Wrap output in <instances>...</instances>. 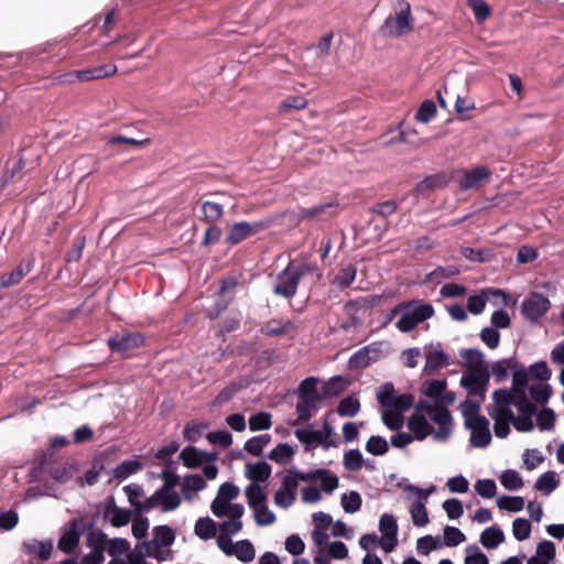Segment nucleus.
Wrapping results in <instances>:
<instances>
[{"instance_id":"12","label":"nucleus","mask_w":564,"mask_h":564,"mask_svg":"<svg viewBox=\"0 0 564 564\" xmlns=\"http://www.w3.org/2000/svg\"><path fill=\"white\" fill-rule=\"evenodd\" d=\"M400 314V318L397 322V327L405 333L413 329L419 323L430 318L434 310L429 304H408L404 306H401L398 310Z\"/></svg>"},{"instance_id":"27","label":"nucleus","mask_w":564,"mask_h":564,"mask_svg":"<svg viewBox=\"0 0 564 564\" xmlns=\"http://www.w3.org/2000/svg\"><path fill=\"white\" fill-rule=\"evenodd\" d=\"M490 297H502L505 300L506 295L500 290H484L481 293L468 297V311L475 315L482 313Z\"/></svg>"},{"instance_id":"49","label":"nucleus","mask_w":564,"mask_h":564,"mask_svg":"<svg viewBox=\"0 0 564 564\" xmlns=\"http://www.w3.org/2000/svg\"><path fill=\"white\" fill-rule=\"evenodd\" d=\"M78 541H79V534H78L77 530L75 529V527H73L69 530H67L66 532H64V534L59 539L58 547L63 552L68 553L74 550V547L77 545Z\"/></svg>"},{"instance_id":"16","label":"nucleus","mask_w":564,"mask_h":564,"mask_svg":"<svg viewBox=\"0 0 564 564\" xmlns=\"http://www.w3.org/2000/svg\"><path fill=\"white\" fill-rule=\"evenodd\" d=\"M379 531L381 533L380 547L386 553H391L398 544V524L392 514L384 513L381 516Z\"/></svg>"},{"instance_id":"33","label":"nucleus","mask_w":564,"mask_h":564,"mask_svg":"<svg viewBox=\"0 0 564 564\" xmlns=\"http://www.w3.org/2000/svg\"><path fill=\"white\" fill-rule=\"evenodd\" d=\"M464 365L467 372L489 371L488 366L482 359V354L476 349H466L462 352Z\"/></svg>"},{"instance_id":"8","label":"nucleus","mask_w":564,"mask_h":564,"mask_svg":"<svg viewBox=\"0 0 564 564\" xmlns=\"http://www.w3.org/2000/svg\"><path fill=\"white\" fill-rule=\"evenodd\" d=\"M240 489L231 482H224L218 488L215 499L212 501L210 509L217 518L242 517L245 507L232 501L238 498Z\"/></svg>"},{"instance_id":"14","label":"nucleus","mask_w":564,"mask_h":564,"mask_svg":"<svg viewBox=\"0 0 564 564\" xmlns=\"http://www.w3.org/2000/svg\"><path fill=\"white\" fill-rule=\"evenodd\" d=\"M180 505L181 497L176 491L170 490V488H161L138 508L142 511L160 508L163 512H169L177 509Z\"/></svg>"},{"instance_id":"54","label":"nucleus","mask_w":564,"mask_h":564,"mask_svg":"<svg viewBox=\"0 0 564 564\" xmlns=\"http://www.w3.org/2000/svg\"><path fill=\"white\" fill-rule=\"evenodd\" d=\"M443 510L451 520L460 518L464 513V507L460 500L456 498L446 499L443 505Z\"/></svg>"},{"instance_id":"60","label":"nucleus","mask_w":564,"mask_h":564,"mask_svg":"<svg viewBox=\"0 0 564 564\" xmlns=\"http://www.w3.org/2000/svg\"><path fill=\"white\" fill-rule=\"evenodd\" d=\"M317 480H321L322 490L328 494L337 489L339 485L338 477L325 469H319Z\"/></svg>"},{"instance_id":"35","label":"nucleus","mask_w":564,"mask_h":564,"mask_svg":"<svg viewBox=\"0 0 564 564\" xmlns=\"http://www.w3.org/2000/svg\"><path fill=\"white\" fill-rule=\"evenodd\" d=\"M505 541V534L501 529L490 527L485 529L480 534V543L486 549H495Z\"/></svg>"},{"instance_id":"64","label":"nucleus","mask_w":564,"mask_h":564,"mask_svg":"<svg viewBox=\"0 0 564 564\" xmlns=\"http://www.w3.org/2000/svg\"><path fill=\"white\" fill-rule=\"evenodd\" d=\"M464 564H489L488 557L476 545L466 547Z\"/></svg>"},{"instance_id":"17","label":"nucleus","mask_w":564,"mask_h":564,"mask_svg":"<svg viewBox=\"0 0 564 564\" xmlns=\"http://www.w3.org/2000/svg\"><path fill=\"white\" fill-rule=\"evenodd\" d=\"M489 382V371L480 372H466L460 378V384L475 398L476 401L481 403L485 392Z\"/></svg>"},{"instance_id":"45","label":"nucleus","mask_w":564,"mask_h":564,"mask_svg":"<svg viewBox=\"0 0 564 564\" xmlns=\"http://www.w3.org/2000/svg\"><path fill=\"white\" fill-rule=\"evenodd\" d=\"M207 424L203 422H191L186 424L183 436L191 443L198 442L207 430Z\"/></svg>"},{"instance_id":"38","label":"nucleus","mask_w":564,"mask_h":564,"mask_svg":"<svg viewBox=\"0 0 564 564\" xmlns=\"http://www.w3.org/2000/svg\"><path fill=\"white\" fill-rule=\"evenodd\" d=\"M245 496L247 503L251 509L267 502V496L264 494L263 487L257 482L249 484L246 487Z\"/></svg>"},{"instance_id":"18","label":"nucleus","mask_w":564,"mask_h":564,"mask_svg":"<svg viewBox=\"0 0 564 564\" xmlns=\"http://www.w3.org/2000/svg\"><path fill=\"white\" fill-rule=\"evenodd\" d=\"M491 172L484 165L475 166L471 170L464 171L459 178V186L463 189H477L487 184Z\"/></svg>"},{"instance_id":"13","label":"nucleus","mask_w":564,"mask_h":564,"mask_svg":"<svg viewBox=\"0 0 564 564\" xmlns=\"http://www.w3.org/2000/svg\"><path fill=\"white\" fill-rule=\"evenodd\" d=\"M217 545L226 555L236 556L241 562L248 563L256 557V550L248 540H240L235 543L226 535H218Z\"/></svg>"},{"instance_id":"11","label":"nucleus","mask_w":564,"mask_h":564,"mask_svg":"<svg viewBox=\"0 0 564 564\" xmlns=\"http://www.w3.org/2000/svg\"><path fill=\"white\" fill-rule=\"evenodd\" d=\"M175 535L173 530L167 525H160L154 529V538L144 543L145 555L165 561L171 554L169 547L173 544Z\"/></svg>"},{"instance_id":"46","label":"nucleus","mask_w":564,"mask_h":564,"mask_svg":"<svg viewBox=\"0 0 564 564\" xmlns=\"http://www.w3.org/2000/svg\"><path fill=\"white\" fill-rule=\"evenodd\" d=\"M348 380L343 377H334L324 383L323 393L326 397H335L348 387Z\"/></svg>"},{"instance_id":"24","label":"nucleus","mask_w":564,"mask_h":564,"mask_svg":"<svg viewBox=\"0 0 564 564\" xmlns=\"http://www.w3.org/2000/svg\"><path fill=\"white\" fill-rule=\"evenodd\" d=\"M383 352L384 351L381 345L365 347L351 356L349 366L352 369L367 367L372 361L378 360L383 355Z\"/></svg>"},{"instance_id":"31","label":"nucleus","mask_w":564,"mask_h":564,"mask_svg":"<svg viewBox=\"0 0 564 564\" xmlns=\"http://www.w3.org/2000/svg\"><path fill=\"white\" fill-rule=\"evenodd\" d=\"M142 343L143 337L140 334L116 335L109 338V346L118 351H128L139 347Z\"/></svg>"},{"instance_id":"39","label":"nucleus","mask_w":564,"mask_h":564,"mask_svg":"<svg viewBox=\"0 0 564 564\" xmlns=\"http://www.w3.org/2000/svg\"><path fill=\"white\" fill-rule=\"evenodd\" d=\"M496 505L500 510L519 512L524 508V499L520 496H499Z\"/></svg>"},{"instance_id":"32","label":"nucleus","mask_w":564,"mask_h":564,"mask_svg":"<svg viewBox=\"0 0 564 564\" xmlns=\"http://www.w3.org/2000/svg\"><path fill=\"white\" fill-rule=\"evenodd\" d=\"M529 371L523 368L514 371L512 377V394L510 393L511 402L528 400L524 389L529 382Z\"/></svg>"},{"instance_id":"22","label":"nucleus","mask_w":564,"mask_h":564,"mask_svg":"<svg viewBox=\"0 0 564 564\" xmlns=\"http://www.w3.org/2000/svg\"><path fill=\"white\" fill-rule=\"evenodd\" d=\"M550 306V301L545 296L533 293L523 301L522 313L528 318L535 321L544 315Z\"/></svg>"},{"instance_id":"43","label":"nucleus","mask_w":564,"mask_h":564,"mask_svg":"<svg viewBox=\"0 0 564 564\" xmlns=\"http://www.w3.org/2000/svg\"><path fill=\"white\" fill-rule=\"evenodd\" d=\"M314 409L313 398H302L301 402L296 405L297 419L294 421V425L304 423L312 417Z\"/></svg>"},{"instance_id":"41","label":"nucleus","mask_w":564,"mask_h":564,"mask_svg":"<svg viewBox=\"0 0 564 564\" xmlns=\"http://www.w3.org/2000/svg\"><path fill=\"white\" fill-rule=\"evenodd\" d=\"M362 503L361 496L357 491L345 492L340 497V506L346 513H356Z\"/></svg>"},{"instance_id":"47","label":"nucleus","mask_w":564,"mask_h":564,"mask_svg":"<svg viewBox=\"0 0 564 564\" xmlns=\"http://www.w3.org/2000/svg\"><path fill=\"white\" fill-rule=\"evenodd\" d=\"M531 523L524 518H517L512 522V535L517 541H524L530 538Z\"/></svg>"},{"instance_id":"19","label":"nucleus","mask_w":564,"mask_h":564,"mask_svg":"<svg viewBox=\"0 0 564 564\" xmlns=\"http://www.w3.org/2000/svg\"><path fill=\"white\" fill-rule=\"evenodd\" d=\"M348 549L341 541L329 542L325 547L316 550L314 564H330L332 560H345L348 556Z\"/></svg>"},{"instance_id":"29","label":"nucleus","mask_w":564,"mask_h":564,"mask_svg":"<svg viewBox=\"0 0 564 564\" xmlns=\"http://www.w3.org/2000/svg\"><path fill=\"white\" fill-rule=\"evenodd\" d=\"M272 468L265 462L249 463L245 466V476L250 480V484H259L267 481L271 476Z\"/></svg>"},{"instance_id":"9","label":"nucleus","mask_w":564,"mask_h":564,"mask_svg":"<svg viewBox=\"0 0 564 564\" xmlns=\"http://www.w3.org/2000/svg\"><path fill=\"white\" fill-rule=\"evenodd\" d=\"M297 441L305 445L307 449L322 446L324 449L337 447L339 442L335 435L334 429L325 422L321 430H313L312 427L297 429L294 432Z\"/></svg>"},{"instance_id":"25","label":"nucleus","mask_w":564,"mask_h":564,"mask_svg":"<svg viewBox=\"0 0 564 564\" xmlns=\"http://www.w3.org/2000/svg\"><path fill=\"white\" fill-rule=\"evenodd\" d=\"M300 280L297 272L288 268L279 278L274 288V293L284 297H290L295 294L296 286Z\"/></svg>"},{"instance_id":"62","label":"nucleus","mask_w":564,"mask_h":564,"mask_svg":"<svg viewBox=\"0 0 564 564\" xmlns=\"http://www.w3.org/2000/svg\"><path fill=\"white\" fill-rule=\"evenodd\" d=\"M366 449L372 455H383L388 452V442L381 436H371L366 443Z\"/></svg>"},{"instance_id":"23","label":"nucleus","mask_w":564,"mask_h":564,"mask_svg":"<svg viewBox=\"0 0 564 564\" xmlns=\"http://www.w3.org/2000/svg\"><path fill=\"white\" fill-rule=\"evenodd\" d=\"M421 412L422 411L416 410V412L409 417L406 424L409 431L417 441H423L430 435L433 436L434 433V427Z\"/></svg>"},{"instance_id":"6","label":"nucleus","mask_w":564,"mask_h":564,"mask_svg":"<svg viewBox=\"0 0 564 564\" xmlns=\"http://www.w3.org/2000/svg\"><path fill=\"white\" fill-rule=\"evenodd\" d=\"M414 28V19L411 12V6L404 0H399L394 6L393 12L387 17L380 26V34L383 37H401Z\"/></svg>"},{"instance_id":"21","label":"nucleus","mask_w":564,"mask_h":564,"mask_svg":"<svg viewBox=\"0 0 564 564\" xmlns=\"http://www.w3.org/2000/svg\"><path fill=\"white\" fill-rule=\"evenodd\" d=\"M296 482L293 478H283L281 486L274 492L273 502L281 509H289L296 499Z\"/></svg>"},{"instance_id":"37","label":"nucleus","mask_w":564,"mask_h":564,"mask_svg":"<svg viewBox=\"0 0 564 564\" xmlns=\"http://www.w3.org/2000/svg\"><path fill=\"white\" fill-rule=\"evenodd\" d=\"M560 482V477L555 471H546L542 474L535 481V489L543 492L544 495H550Z\"/></svg>"},{"instance_id":"50","label":"nucleus","mask_w":564,"mask_h":564,"mask_svg":"<svg viewBox=\"0 0 564 564\" xmlns=\"http://www.w3.org/2000/svg\"><path fill=\"white\" fill-rule=\"evenodd\" d=\"M226 518L228 520L224 521L219 527V529H220L219 535H226V536L230 538V535L237 534L242 530V528H243V524L241 521L242 517H226Z\"/></svg>"},{"instance_id":"4","label":"nucleus","mask_w":564,"mask_h":564,"mask_svg":"<svg viewBox=\"0 0 564 564\" xmlns=\"http://www.w3.org/2000/svg\"><path fill=\"white\" fill-rule=\"evenodd\" d=\"M444 91L455 98L454 111L462 120L471 118L476 110V101L468 95L467 82L458 73H451L445 82Z\"/></svg>"},{"instance_id":"61","label":"nucleus","mask_w":564,"mask_h":564,"mask_svg":"<svg viewBox=\"0 0 564 564\" xmlns=\"http://www.w3.org/2000/svg\"><path fill=\"white\" fill-rule=\"evenodd\" d=\"M202 212L204 218L212 223L218 220L223 216L224 209L223 206L216 202H205L202 205Z\"/></svg>"},{"instance_id":"34","label":"nucleus","mask_w":564,"mask_h":564,"mask_svg":"<svg viewBox=\"0 0 564 564\" xmlns=\"http://www.w3.org/2000/svg\"><path fill=\"white\" fill-rule=\"evenodd\" d=\"M294 455L295 448L292 445L280 443L271 449L268 457L279 465H288L293 460Z\"/></svg>"},{"instance_id":"10","label":"nucleus","mask_w":564,"mask_h":564,"mask_svg":"<svg viewBox=\"0 0 564 564\" xmlns=\"http://www.w3.org/2000/svg\"><path fill=\"white\" fill-rule=\"evenodd\" d=\"M434 488L421 489L413 486L405 488L406 499L411 503L410 514L415 527L423 528L430 522L426 501Z\"/></svg>"},{"instance_id":"42","label":"nucleus","mask_w":564,"mask_h":564,"mask_svg":"<svg viewBox=\"0 0 564 564\" xmlns=\"http://www.w3.org/2000/svg\"><path fill=\"white\" fill-rule=\"evenodd\" d=\"M194 530L200 539L208 540L216 535L217 527L210 518H202L196 521Z\"/></svg>"},{"instance_id":"48","label":"nucleus","mask_w":564,"mask_h":564,"mask_svg":"<svg viewBox=\"0 0 564 564\" xmlns=\"http://www.w3.org/2000/svg\"><path fill=\"white\" fill-rule=\"evenodd\" d=\"M272 425V415L268 412H259L249 419V427L252 432L264 431Z\"/></svg>"},{"instance_id":"63","label":"nucleus","mask_w":564,"mask_h":564,"mask_svg":"<svg viewBox=\"0 0 564 564\" xmlns=\"http://www.w3.org/2000/svg\"><path fill=\"white\" fill-rule=\"evenodd\" d=\"M130 549V544L126 539H112L106 544V551L109 555L117 557L127 553Z\"/></svg>"},{"instance_id":"5","label":"nucleus","mask_w":564,"mask_h":564,"mask_svg":"<svg viewBox=\"0 0 564 564\" xmlns=\"http://www.w3.org/2000/svg\"><path fill=\"white\" fill-rule=\"evenodd\" d=\"M218 453L203 451L195 446L184 447L178 455L185 468L202 469L204 477L208 480H215L218 476Z\"/></svg>"},{"instance_id":"53","label":"nucleus","mask_w":564,"mask_h":564,"mask_svg":"<svg viewBox=\"0 0 564 564\" xmlns=\"http://www.w3.org/2000/svg\"><path fill=\"white\" fill-rule=\"evenodd\" d=\"M468 6L478 23L486 21L491 13L489 6L484 0H468Z\"/></svg>"},{"instance_id":"28","label":"nucleus","mask_w":564,"mask_h":564,"mask_svg":"<svg viewBox=\"0 0 564 564\" xmlns=\"http://www.w3.org/2000/svg\"><path fill=\"white\" fill-rule=\"evenodd\" d=\"M556 547L553 542L544 540L536 545L535 553L527 564H552L555 560Z\"/></svg>"},{"instance_id":"56","label":"nucleus","mask_w":564,"mask_h":564,"mask_svg":"<svg viewBox=\"0 0 564 564\" xmlns=\"http://www.w3.org/2000/svg\"><path fill=\"white\" fill-rule=\"evenodd\" d=\"M364 456L357 449H350L344 455V466L346 469L356 471L362 467Z\"/></svg>"},{"instance_id":"40","label":"nucleus","mask_w":564,"mask_h":564,"mask_svg":"<svg viewBox=\"0 0 564 564\" xmlns=\"http://www.w3.org/2000/svg\"><path fill=\"white\" fill-rule=\"evenodd\" d=\"M500 484L510 491L519 490L523 487L524 482L520 474L516 470L508 469L499 476Z\"/></svg>"},{"instance_id":"59","label":"nucleus","mask_w":564,"mask_h":564,"mask_svg":"<svg viewBox=\"0 0 564 564\" xmlns=\"http://www.w3.org/2000/svg\"><path fill=\"white\" fill-rule=\"evenodd\" d=\"M476 492L482 498H492L496 496L497 486L492 479H479L475 482Z\"/></svg>"},{"instance_id":"55","label":"nucleus","mask_w":564,"mask_h":564,"mask_svg":"<svg viewBox=\"0 0 564 564\" xmlns=\"http://www.w3.org/2000/svg\"><path fill=\"white\" fill-rule=\"evenodd\" d=\"M32 269V261L26 260L21 262L15 267V269L10 273L8 280L4 282L6 285H14L19 283L25 274H28Z\"/></svg>"},{"instance_id":"1","label":"nucleus","mask_w":564,"mask_h":564,"mask_svg":"<svg viewBox=\"0 0 564 564\" xmlns=\"http://www.w3.org/2000/svg\"><path fill=\"white\" fill-rule=\"evenodd\" d=\"M494 403L488 412L494 420V431L498 438H505L510 433V423L519 432H530L533 429L532 415L535 406L529 400L511 402L510 392L500 389L492 394Z\"/></svg>"},{"instance_id":"26","label":"nucleus","mask_w":564,"mask_h":564,"mask_svg":"<svg viewBox=\"0 0 564 564\" xmlns=\"http://www.w3.org/2000/svg\"><path fill=\"white\" fill-rule=\"evenodd\" d=\"M206 478L197 474L186 475L182 482V495L185 500L193 501L197 492L207 487Z\"/></svg>"},{"instance_id":"58","label":"nucleus","mask_w":564,"mask_h":564,"mask_svg":"<svg viewBox=\"0 0 564 564\" xmlns=\"http://www.w3.org/2000/svg\"><path fill=\"white\" fill-rule=\"evenodd\" d=\"M446 487L452 494H466L469 489V481L463 475H456L447 479Z\"/></svg>"},{"instance_id":"57","label":"nucleus","mask_w":564,"mask_h":564,"mask_svg":"<svg viewBox=\"0 0 564 564\" xmlns=\"http://www.w3.org/2000/svg\"><path fill=\"white\" fill-rule=\"evenodd\" d=\"M531 397L539 403H545L552 394L551 387L545 382H539L530 387Z\"/></svg>"},{"instance_id":"3","label":"nucleus","mask_w":564,"mask_h":564,"mask_svg":"<svg viewBox=\"0 0 564 564\" xmlns=\"http://www.w3.org/2000/svg\"><path fill=\"white\" fill-rule=\"evenodd\" d=\"M464 425L470 431L469 442L474 447H486L491 441L489 421L480 415V403L466 400L459 405Z\"/></svg>"},{"instance_id":"30","label":"nucleus","mask_w":564,"mask_h":564,"mask_svg":"<svg viewBox=\"0 0 564 564\" xmlns=\"http://www.w3.org/2000/svg\"><path fill=\"white\" fill-rule=\"evenodd\" d=\"M117 67L115 65L96 66L93 68L76 70L73 76L79 82H89L102 79L116 74Z\"/></svg>"},{"instance_id":"52","label":"nucleus","mask_w":564,"mask_h":564,"mask_svg":"<svg viewBox=\"0 0 564 564\" xmlns=\"http://www.w3.org/2000/svg\"><path fill=\"white\" fill-rule=\"evenodd\" d=\"M26 547L40 558L46 560L51 556L53 544L51 541H32L26 544Z\"/></svg>"},{"instance_id":"44","label":"nucleus","mask_w":564,"mask_h":564,"mask_svg":"<svg viewBox=\"0 0 564 564\" xmlns=\"http://www.w3.org/2000/svg\"><path fill=\"white\" fill-rule=\"evenodd\" d=\"M466 540V535L455 527H445L443 531V545L453 547L457 546Z\"/></svg>"},{"instance_id":"15","label":"nucleus","mask_w":564,"mask_h":564,"mask_svg":"<svg viewBox=\"0 0 564 564\" xmlns=\"http://www.w3.org/2000/svg\"><path fill=\"white\" fill-rule=\"evenodd\" d=\"M264 228V221H237L227 227L225 241L228 245H237L262 231Z\"/></svg>"},{"instance_id":"51","label":"nucleus","mask_w":564,"mask_h":564,"mask_svg":"<svg viewBox=\"0 0 564 564\" xmlns=\"http://www.w3.org/2000/svg\"><path fill=\"white\" fill-rule=\"evenodd\" d=\"M360 409V403L357 398L348 397L340 401L337 412L340 416H355Z\"/></svg>"},{"instance_id":"2","label":"nucleus","mask_w":564,"mask_h":564,"mask_svg":"<svg viewBox=\"0 0 564 564\" xmlns=\"http://www.w3.org/2000/svg\"><path fill=\"white\" fill-rule=\"evenodd\" d=\"M382 408L381 417L390 430L397 431L403 425V413L410 409L413 398L410 394H397L391 386H384L377 394Z\"/></svg>"},{"instance_id":"36","label":"nucleus","mask_w":564,"mask_h":564,"mask_svg":"<svg viewBox=\"0 0 564 564\" xmlns=\"http://www.w3.org/2000/svg\"><path fill=\"white\" fill-rule=\"evenodd\" d=\"M253 520L259 527H269L275 523L276 516L267 502L252 508Z\"/></svg>"},{"instance_id":"7","label":"nucleus","mask_w":564,"mask_h":564,"mask_svg":"<svg viewBox=\"0 0 564 564\" xmlns=\"http://www.w3.org/2000/svg\"><path fill=\"white\" fill-rule=\"evenodd\" d=\"M448 404H432L429 401H420L416 410L426 413L430 420L436 425L433 438L437 442H446L453 433V417L447 410Z\"/></svg>"},{"instance_id":"20","label":"nucleus","mask_w":564,"mask_h":564,"mask_svg":"<svg viewBox=\"0 0 564 564\" xmlns=\"http://www.w3.org/2000/svg\"><path fill=\"white\" fill-rule=\"evenodd\" d=\"M423 393L431 399L434 404H453L455 394L446 391V381L433 380L423 388Z\"/></svg>"}]
</instances>
